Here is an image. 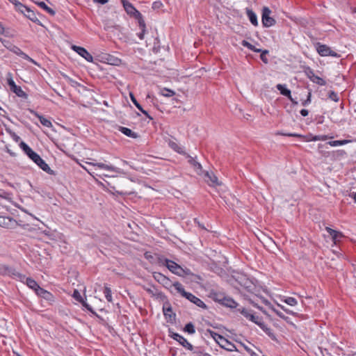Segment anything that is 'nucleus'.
<instances>
[{"label":"nucleus","mask_w":356,"mask_h":356,"mask_svg":"<svg viewBox=\"0 0 356 356\" xmlns=\"http://www.w3.org/2000/svg\"><path fill=\"white\" fill-rule=\"evenodd\" d=\"M313 83H316L319 86H325L326 81L321 78L320 76L315 75V76L311 80Z\"/></svg>","instance_id":"f704fd0d"},{"label":"nucleus","mask_w":356,"mask_h":356,"mask_svg":"<svg viewBox=\"0 0 356 356\" xmlns=\"http://www.w3.org/2000/svg\"><path fill=\"white\" fill-rule=\"evenodd\" d=\"M31 118V121H33L35 124H37V122L34 121V119H33L31 118Z\"/></svg>","instance_id":"338daca9"},{"label":"nucleus","mask_w":356,"mask_h":356,"mask_svg":"<svg viewBox=\"0 0 356 356\" xmlns=\"http://www.w3.org/2000/svg\"><path fill=\"white\" fill-rule=\"evenodd\" d=\"M307 76L310 79V81L315 76L314 72L310 69L307 68L305 71Z\"/></svg>","instance_id":"a18cd8bd"},{"label":"nucleus","mask_w":356,"mask_h":356,"mask_svg":"<svg viewBox=\"0 0 356 356\" xmlns=\"http://www.w3.org/2000/svg\"><path fill=\"white\" fill-rule=\"evenodd\" d=\"M333 138L332 136H328L327 135H317V136H313L310 140H312V141H318V140L324 141L328 138Z\"/></svg>","instance_id":"c9c22d12"},{"label":"nucleus","mask_w":356,"mask_h":356,"mask_svg":"<svg viewBox=\"0 0 356 356\" xmlns=\"http://www.w3.org/2000/svg\"><path fill=\"white\" fill-rule=\"evenodd\" d=\"M72 297L77 301H79V302H81L83 304V306L88 307V305L83 301L82 297H81V293H79V291L76 289H75L73 292V294H72Z\"/></svg>","instance_id":"7c9ffc66"},{"label":"nucleus","mask_w":356,"mask_h":356,"mask_svg":"<svg viewBox=\"0 0 356 356\" xmlns=\"http://www.w3.org/2000/svg\"><path fill=\"white\" fill-rule=\"evenodd\" d=\"M218 341L216 342L222 348L227 351H237L236 346L225 339L224 337H218Z\"/></svg>","instance_id":"9d476101"},{"label":"nucleus","mask_w":356,"mask_h":356,"mask_svg":"<svg viewBox=\"0 0 356 356\" xmlns=\"http://www.w3.org/2000/svg\"><path fill=\"white\" fill-rule=\"evenodd\" d=\"M169 146L175 152L181 154H186V152L184 150L183 147L179 146L177 143L174 141H170L168 143Z\"/></svg>","instance_id":"b1692460"},{"label":"nucleus","mask_w":356,"mask_h":356,"mask_svg":"<svg viewBox=\"0 0 356 356\" xmlns=\"http://www.w3.org/2000/svg\"><path fill=\"white\" fill-rule=\"evenodd\" d=\"M276 88L280 92V93L284 95V96H286V97H289L291 95V90L287 89L286 87H285V85H282V84H277L276 86Z\"/></svg>","instance_id":"bb28decb"},{"label":"nucleus","mask_w":356,"mask_h":356,"mask_svg":"<svg viewBox=\"0 0 356 356\" xmlns=\"http://www.w3.org/2000/svg\"><path fill=\"white\" fill-rule=\"evenodd\" d=\"M71 49L77 53L80 56H81L85 60H86L88 62H90V63L93 62L92 56L85 48H83L82 47L76 46V45H72Z\"/></svg>","instance_id":"1a4fd4ad"},{"label":"nucleus","mask_w":356,"mask_h":356,"mask_svg":"<svg viewBox=\"0 0 356 356\" xmlns=\"http://www.w3.org/2000/svg\"><path fill=\"white\" fill-rule=\"evenodd\" d=\"M153 277L154 280L161 284L163 287L170 290L171 293H173L172 288L175 289V284L177 282H172V281L165 275H163L161 273H154Z\"/></svg>","instance_id":"39448f33"},{"label":"nucleus","mask_w":356,"mask_h":356,"mask_svg":"<svg viewBox=\"0 0 356 356\" xmlns=\"http://www.w3.org/2000/svg\"><path fill=\"white\" fill-rule=\"evenodd\" d=\"M13 138L16 142H19L20 137L17 136L15 134H13Z\"/></svg>","instance_id":"13d9d810"},{"label":"nucleus","mask_w":356,"mask_h":356,"mask_svg":"<svg viewBox=\"0 0 356 356\" xmlns=\"http://www.w3.org/2000/svg\"><path fill=\"white\" fill-rule=\"evenodd\" d=\"M300 114L304 116V117H306L309 114V111L307 110V109H302L300 111Z\"/></svg>","instance_id":"603ef678"},{"label":"nucleus","mask_w":356,"mask_h":356,"mask_svg":"<svg viewBox=\"0 0 356 356\" xmlns=\"http://www.w3.org/2000/svg\"><path fill=\"white\" fill-rule=\"evenodd\" d=\"M280 134L283 135V136H290V137L303 138L302 135L299 134H295V133L294 134H291V133H289V134L281 133Z\"/></svg>","instance_id":"de8ad7c7"},{"label":"nucleus","mask_w":356,"mask_h":356,"mask_svg":"<svg viewBox=\"0 0 356 356\" xmlns=\"http://www.w3.org/2000/svg\"><path fill=\"white\" fill-rule=\"evenodd\" d=\"M38 297L46 300L49 304L51 305L54 300V296L49 291L42 288L41 290L36 294Z\"/></svg>","instance_id":"2eb2a0df"},{"label":"nucleus","mask_w":356,"mask_h":356,"mask_svg":"<svg viewBox=\"0 0 356 356\" xmlns=\"http://www.w3.org/2000/svg\"><path fill=\"white\" fill-rule=\"evenodd\" d=\"M328 97H329V98H330L331 100H332V101H334V102H339V98L338 94H337V93H336V92H334V91H330V92H329Z\"/></svg>","instance_id":"a19ab883"},{"label":"nucleus","mask_w":356,"mask_h":356,"mask_svg":"<svg viewBox=\"0 0 356 356\" xmlns=\"http://www.w3.org/2000/svg\"><path fill=\"white\" fill-rule=\"evenodd\" d=\"M31 114H33L36 118L40 120V122L45 127L50 128L51 127L52 123L49 119L44 118V116L39 115L38 113L35 112L31 109L28 110Z\"/></svg>","instance_id":"dca6fc26"},{"label":"nucleus","mask_w":356,"mask_h":356,"mask_svg":"<svg viewBox=\"0 0 356 356\" xmlns=\"http://www.w3.org/2000/svg\"><path fill=\"white\" fill-rule=\"evenodd\" d=\"M207 332L209 334V335L215 340L216 342H217L218 340V337L222 336V335H220L212 330H208Z\"/></svg>","instance_id":"c03bdc74"},{"label":"nucleus","mask_w":356,"mask_h":356,"mask_svg":"<svg viewBox=\"0 0 356 356\" xmlns=\"http://www.w3.org/2000/svg\"><path fill=\"white\" fill-rule=\"evenodd\" d=\"M24 60H27V61H29L30 63H33L35 65H38L35 61H34L33 59H31L29 56H27L25 54H24Z\"/></svg>","instance_id":"8fccbe9b"},{"label":"nucleus","mask_w":356,"mask_h":356,"mask_svg":"<svg viewBox=\"0 0 356 356\" xmlns=\"http://www.w3.org/2000/svg\"><path fill=\"white\" fill-rule=\"evenodd\" d=\"M89 165H93L95 167H97L99 169H104V170H108V171H111V172H117V173H119V174H121V173H123V171L120 169V168H118L117 167H115L112 165H108V164H105V163H93V162H90V163H88Z\"/></svg>","instance_id":"4468645a"},{"label":"nucleus","mask_w":356,"mask_h":356,"mask_svg":"<svg viewBox=\"0 0 356 356\" xmlns=\"http://www.w3.org/2000/svg\"><path fill=\"white\" fill-rule=\"evenodd\" d=\"M138 26L140 29V32L137 33V35L140 40H143L145 32V23L143 19H140L138 20Z\"/></svg>","instance_id":"393cba45"},{"label":"nucleus","mask_w":356,"mask_h":356,"mask_svg":"<svg viewBox=\"0 0 356 356\" xmlns=\"http://www.w3.org/2000/svg\"><path fill=\"white\" fill-rule=\"evenodd\" d=\"M184 156H186V159H188V162L193 166L194 170L197 173L200 174V172L202 171V165H201V164L196 161L195 158L190 156L187 153H186V154H184Z\"/></svg>","instance_id":"6ab92c4d"},{"label":"nucleus","mask_w":356,"mask_h":356,"mask_svg":"<svg viewBox=\"0 0 356 356\" xmlns=\"http://www.w3.org/2000/svg\"><path fill=\"white\" fill-rule=\"evenodd\" d=\"M6 79H7V83H8V86L10 87V90L11 91H13V92H15L17 96L22 97V89L21 88L20 86H17L15 84V83L12 77V74L10 73H8Z\"/></svg>","instance_id":"f8f14e48"},{"label":"nucleus","mask_w":356,"mask_h":356,"mask_svg":"<svg viewBox=\"0 0 356 356\" xmlns=\"http://www.w3.org/2000/svg\"><path fill=\"white\" fill-rule=\"evenodd\" d=\"M23 95H24V99H26L27 95L24 92L23 93Z\"/></svg>","instance_id":"0e129e2a"},{"label":"nucleus","mask_w":356,"mask_h":356,"mask_svg":"<svg viewBox=\"0 0 356 356\" xmlns=\"http://www.w3.org/2000/svg\"><path fill=\"white\" fill-rule=\"evenodd\" d=\"M247 14H248V16L249 17L250 22L254 26H257L258 24V21H257V17L256 14L252 10H248Z\"/></svg>","instance_id":"c756f323"},{"label":"nucleus","mask_w":356,"mask_h":356,"mask_svg":"<svg viewBox=\"0 0 356 356\" xmlns=\"http://www.w3.org/2000/svg\"><path fill=\"white\" fill-rule=\"evenodd\" d=\"M353 199H354L355 202H356V193H354V195H353Z\"/></svg>","instance_id":"052dcab7"},{"label":"nucleus","mask_w":356,"mask_h":356,"mask_svg":"<svg viewBox=\"0 0 356 356\" xmlns=\"http://www.w3.org/2000/svg\"><path fill=\"white\" fill-rule=\"evenodd\" d=\"M23 212H24V213H26L28 214V213L26 212V211L25 209H24V210H23ZM29 215L30 216H31V214H29Z\"/></svg>","instance_id":"69168bd1"},{"label":"nucleus","mask_w":356,"mask_h":356,"mask_svg":"<svg viewBox=\"0 0 356 356\" xmlns=\"http://www.w3.org/2000/svg\"><path fill=\"white\" fill-rule=\"evenodd\" d=\"M271 10L268 7H264L262 9V24L266 27H270L275 24V20L270 15Z\"/></svg>","instance_id":"423d86ee"},{"label":"nucleus","mask_w":356,"mask_h":356,"mask_svg":"<svg viewBox=\"0 0 356 356\" xmlns=\"http://www.w3.org/2000/svg\"><path fill=\"white\" fill-rule=\"evenodd\" d=\"M283 301L290 306H295L298 304V301L293 297H286Z\"/></svg>","instance_id":"4c0bfd02"},{"label":"nucleus","mask_w":356,"mask_h":356,"mask_svg":"<svg viewBox=\"0 0 356 356\" xmlns=\"http://www.w3.org/2000/svg\"><path fill=\"white\" fill-rule=\"evenodd\" d=\"M273 311L276 314V315H277L280 318L285 320V321H287V319L289 318L287 316H284L282 312H280L279 310L276 309H273Z\"/></svg>","instance_id":"49530a36"},{"label":"nucleus","mask_w":356,"mask_h":356,"mask_svg":"<svg viewBox=\"0 0 356 356\" xmlns=\"http://www.w3.org/2000/svg\"><path fill=\"white\" fill-rule=\"evenodd\" d=\"M225 305L231 308H236L238 305L237 302L231 298H225Z\"/></svg>","instance_id":"58836bf2"},{"label":"nucleus","mask_w":356,"mask_h":356,"mask_svg":"<svg viewBox=\"0 0 356 356\" xmlns=\"http://www.w3.org/2000/svg\"><path fill=\"white\" fill-rule=\"evenodd\" d=\"M17 222L9 216H0V226L2 227L13 229L17 226Z\"/></svg>","instance_id":"9b49d317"},{"label":"nucleus","mask_w":356,"mask_h":356,"mask_svg":"<svg viewBox=\"0 0 356 356\" xmlns=\"http://www.w3.org/2000/svg\"><path fill=\"white\" fill-rule=\"evenodd\" d=\"M279 307H281V309L282 310H284L285 312H286L287 314H294V313L291 311H290L289 309H286L284 306H281V305H279Z\"/></svg>","instance_id":"864d4df0"},{"label":"nucleus","mask_w":356,"mask_h":356,"mask_svg":"<svg viewBox=\"0 0 356 356\" xmlns=\"http://www.w3.org/2000/svg\"><path fill=\"white\" fill-rule=\"evenodd\" d=\"M184 330L191 334H193L195 332V327L192 323H187L185 325Z\"/></svg>","instance_id":"e433bc0d"},{"label":"nucleus","mask_w":356,"mask_h":356,"mask_svg":"<svg viewBox=\"0 0 356 356\" xmlns=\"http://www.w3.org/2000/svg\"><path fill=\"white\" fill-rule=\"evenodd\" d=\"M119 131H121L125 136H129L130 138H136L138 137V134L134 132L131 129L127 127H120Z\"/></svg>","instance_id":"5701e85b"},{"label":"nucleus","mask_w":356,"mask_h":356,"mask_svg":"<svg viewBox=\"0 0 356 356\" xmlns=\"http://www.w3.org/2000/svg\"><path fill=\"white\" fill-rule=\"evenodd\" d=\"M160 94L162 96L166 97H170L175 95V92L172 90L168 89V88H163L160 91Z\"/></svg>","instance_id":"473e14b6"},{"label":"nucleus","mask_w":356,"mask_h":356,"mask_svg":"<svg viewBox=\"0 0 356 356\" xmlns=\"http://www.w3.org/2000/svg\"><path fill=\"white\" fill-rule=\"evenodd\" d=\"M171 337L179 342L183 347L189 350H193V345L188 341V340L184 338L183 336L180 335L178 333H172Z\"/></svg>","instance_id":"ddd939ff"},{"label":"nucleus","mask_w":356,"mask_h":356,"mask_svg":"<svg viewBox=\"0 0 356 356\" xmlns=\"http://www.w3.org/2000/svg\"><path fill=\"white\" fill-rule=\"evenodd\" d=\"M164 316L168 322L173 323L175 320V314L172 312V307L169 305L163 307Z\"/></svg>","instance_id":"f3484780"},{"label":"nucleus","mask_w":356,"mask_h":356,"mask_svg":"<svg viewBox=\"0 0 356 356\" xmlns=\"http://www.w3.org/2000/svg\"><path fill=\"white\" fill-rule=\"evenodd\" d=\"M238 311L243 314L247 319L252 321L255 324L258 325L266 333L269 330L266 325L264 323L262 319L257 316H255L252 311L247 309L245 308L238 309Z\"/></svg>","instance_id":"20e7f679"},{"label":"nucleus","mask_w":356,"mask_h":356,"mask_svg":"<svg viewBox=\"0 0 356 356\" xmlns=\"http://www.w3.org/2000/svg\"><path fill=\"white\" fill-rule=\"evenodd\" d=\"M325 230L332 236V239L334 243L339 241V240L343 237V234L338 231L331 229L330 227H326Z\"/></svg>","instance_id":"a211bd4d"},{"label":"nucleus","mask_w":356,"mask_h":356,"mask_svg":"<svg viewBox=\"0 0 356 356\" xmlns=\"http://www.w3.org/2000/svg\"><path fill=\"white\" fill-rule=\"evenodd\" d=\"M11 3H13L17 10L22 13V3L17 0H8Z\"/></svg>","instance_id":"ea45409f"},{"label":"nucleus","mask_w":356,"mask_h":356,"mask_svg":"<svg viewBox=\"0 0 356 356\" xmlns=\"http://www.w3.org/2000/svg\"><path fill=\"white\" fill-rule=\"evenodd\" d=\"M259 53H261L260 58H261V60L264 63H268V58H266V54L268 53V50H262L261 49V51H260Z\"/></svg>","instance_id":"79ce46f5"},{"label":"nucleus","mask_w":356,"mask_h":356,"mask_svg":"<svg viewBox=\"0 0 356 356\" xmlns=\"http://www.w3.org/2000/svg\"><path fill=\"white\" fill-rule=\"evenodd\" d=\"M4 33V27L3 25L0 23V34H3Z\"/></svg>","instance_id":"bf43d9fd"},{"label":"nucleus","mask_w":356,"mask_h":356,"mask_svg":"<svg viewBox=\"0 0 356 356\" xmlns=\"http://www.w3.org/2000/svg\"><path fill=\"white\" fill-rule=\"evenodd\" d=\"M205 177L206 181L209 184L214 185L218 184V179L213 174H210L207 172L205 175Z\"/></svg>","instance_id":"a878e982"},{"label":"nucleus","mask_w":356,"mask_h":356,"mask_svg":"<svg viewBox=\"0 0 356 356\" xmlns=\"http://www.w3.org/2000/svg\"><path fill=\"white\" fill-rule=\"evenodd\" d=\"M24 8H25L26 11L27 13L26 14V17H28L32 22H39V19H38L35 13L33 11L31 10L29 8H27L24 6Z\"/></svg>","instance_id":"cd10ccee"},{"label":"nucleus","mask_w":356,"mask_h":356,"mask_svg":"<svg viewBox=\"0 0 356 356\" xmlns=\"http://www.w3.org/2000/svg\"><path fill=\"white\" fill-rule=\"evenodd\" d=\"M194 222H195V223H197V224L198 225V226H199L200 228H202V229H205V227H204V225H202V224L199 222V220H198L197 218H194Z\"/></svg>","instance_id":"6e6d98bb"},{"label":"nucleus","mask_w":356,"mask_h":356,"mask_svg":"<svg viewBox=\"0 0 356 356\" xmlns=\"http://www.w3.org/2000/svg\"><path fill=\"white\" fill-rule=\"evenodd\" d=\"M26 284L29 289H32L35 294L38 293L40 290L42 289L39 284L34 280L30 277L26 278Z\"/></svg>","instance_id":"aec40b11"},{"label":"nucleus","mask_w":356,"mask_h":356,"mask_svg":"<svg viewBox=\"0 0 356 356\" xmlns=\"http://www.w3.org/2000/svg\"><path fill=\"white\" fill-rule=\"evenodd\" d=\"M19 146L22 149V141L19 143Z\"/></svg>","instance_id":"680f3d73"},{"label":"nucleus","mask_w":356,"mask_h":356,"mask_svg":"<svg viewBox=\"0 0 356 356\" xmlns=\"http://www.w3.org/2000/svg\"><path fill=\"white\" fill-rule=\"evenodd\" d=\"M130 98L133 104L142 113H143L146 117L152 119V118L148 114L147 111L143 108L141 105L138 102V101L136 100V99L135 98L134 95L132 93H130Z\"/></svg>","instance_id":"4be33fe9"},{"label":"nucleus","mask_w":356,"mask_h":356,"mask_svg":"<svg viewBox=\"0 0 356 356\" xmlns=\"http://www.w3.org/2000/svg\"><path fill=\"white\" fill-rule=\"evenodd\" d=\"M163 6L162 3L160 1H155L152 4V8L154 9H159Z\"/></svg>","instance_id":"09e8293b"},{"label":"nucleus","mask_w":356,"mask_h":356,"mask_svg":"<svg viewBox=\"0 0 356 356\" xmlns=\"http://www.w3.org/2000/svg\"><path fill=\"white\" fill-rule=\"evenodd\" d=\"M316 50L317 52L321 56H332V57H339V54L334 51L332 50L328 46L325 44H322L321 43L316 44Z\"/></svg>","instance_id":"0eeeda50"},{"label":"nucleus","mask_w":356,"mask_h":356,"mask_svg":"<svg viewBox=\"0 0 356 356\" xmlns=\"http://www.w3.org/2000/svg\"><path fill=\"white\" fill-rule=\"evenodd\" d=\"M288 98L289 99V100L291 102V103L294 105H296L298 104V102L296 100H295L292 97H291V94L290 95V96L288 97Z\"/></svg>","instance_id":"5fc2aeb1"},{"label":"nucleus","mask_w":356,"mask_h":356,"mask_svg":"<svg viewBox=\"0 0 356 356\" xmlns=\"http://www.w3.org/2000/svg\"><path fill=\"white\" fill-rule=\"evenodd\" d=\"M147 97L150 98L151 97L150 95H147Z\"/></svg>","instance_id":"774afa93"},{"label":"nucleus","mask_w":356,"mask_h":356,"mask_svg":"<svg viewBox=\"0 0 356 356\" xmlns=\"http://www.w3.org/2000/svg\"><path fill=\"white\" fill-rule=\"evenodd\" d=\"M104 293L106 299L108 302H111L113 300L111 289L107 285L104 286Z\"/></svg>","instance_id":"2f4dec72"},{"label":"nucleus","mask_w":356,"mask_h":356,"mask_svg":"<svg viewBox=\"0 0 356 356\" xmlns=\"http://www.w3.org/2000/svg\"><path fill=\"white\" fill-rule=\"evenodd\" d=\"M122 2L124 10L129 15H133L138 20L143 19L141 13L130 2L125 0H122Z\"/></svg>","instance_id":"6e6552de"},{"label":"nucleus","mask_w":356,"mask_h":356,"mask_svg":"<svg viewBox=\"0 0 356 356\" xmlns=\"http://www.w3.org/2000/svg\"><path fill=\"white\" fill-rule=\"evenodd\" d=\"M356 142V138L355 139H346V140H332L329 141L327 144L332 147H337L339 145H343L348 143Z\"/></svg>","instance_id":"412c9836"},{"label":"nucleus","mask_w":356,"mask_h":356,"mask_svg":"<svg viewBox=\"0 0 356 356\" xmlns=\"http://www.w3.org/2000/svg\"><path fill=\"white\" fill-rule=\"evenodd\" d=\"M94 1L101 4H105L108 1V0H94Z\"/></svg>","instance_id":"4d7b16f0"},{"label":"nucleus","mask_w":356,"mask_h":356,"mask_svg":"<svg viewBox=\"0 0 356 356\" xmlns=\"http://www.w3.org/2000/svg\"><path fill=\"white\" fill-rule=\"evenodd\" d=\"M38 6L40 8H43L44 10H46L50 15H54L55 14V11L52 8H49L44 2H39Z\"/></svg>","instance_id":"72a5a7b5"},{"label":"nucleus","mask_w":356,"mask_h":356,"mask_svg":"<svg viewBox=\"0 0 356 356\" xmlns=\"http://www.w3.org/2000/svg\"><path fill=\"white\" fill-rule=\"evenodd\" d=\"M8 152H9V153H10V155H12V156H14V155H15V154H14V153H13L12 152H10L9 149H8Z\"/></svg>","instance_id":"e2e57ef3"},{"label":"nucleus","mask_w":356,"mask_h":356,"mask_svg":"<svg viewBox=\"0 0 356 356\" xmlns=\"http://www.w3.org/2000/svg\"><path fill=\"white\" fill-rule=\"evenodd\" d=\"M175 290L177 291V293H179L182 297L186 298L187 300L194 303L197 307H201L202 309L207 308V305L202 300H200L199 298L196 297L191 293L186 292L181 283L177 282L175 284Z\"/></svg>","instance_id":"7ed1b4c3"},{"label":"nucleus","mask_w":356,"mask_h":356,"mask_svg":"<svg viewBox=\"0 0 356 356\" xmlns=\"http://www.w3.org/2000/svg\"><path fill=\"white\" fill-rule=\"evenodd\" d=\"M24 153L33 161L40 169L49 175H53L54 171L50 168L48 164L40 157V156L34 152L29 145L24 143Z\"/></svg>","instance_id":"f257e3e1"},{"label":"nucleus","mask_w":356,"mask_h":356,"mask_svg":"<svg viewBox=\"0 0 356 356\" xmlns=\"http://www.w3.org/2000/svg\"><path fill=\"white\" fill-rule=\"evenodd\" d=\"M311 97H312V92L309 91L308 92L307 99L302 102V105L304 106H308L312 102Z\"/></svg>","instance_id":"37998d69"},{"label":"nucleus","mask_w":356,"mask_h":356,"mask_svg":"<svg viewBox=\"0 0 356 356\" xmlns=\"http://www.w3.org/2000/svg\"><path fill=\"white\" fill-rule=\"evenodd\" d=\"M159 261L163 265L165 266L171 273L177 276L184 277L186 275H193L191 270H189L188 268H184L180 265L177 264L176 262L168 259L160 258Z\"/></svg>","instance_id":"f03ea898"},{"label":"nucleus","mask_w":356,"mask_h":356,"mask_svg":"<svg viewBox=\"0 0 356 356\" xmlns=\"http://www.w3.org/2000/svg\"><path fill=\"white\" fill-rule=\"evenodd\" d=\"M241 44L245 47H247L248 49H250L251 51H254V52H260L261 51V49H257L256 48L254 45H252V44H250L249 42H248L247 40H242L241 42Z\"/></svg>","instance_id":"c85d7f7f"},{"label":"nucleus","mask_w":356,"mask_h":356,"mask_svg":"<svg viewBox=\"0 0 356 356\" xmlns=\"http://www.w3.org/2000/svg\"><path fill=\"white\" fill-rule=\"evenodd\" d=\"M243 346L244 347L245 350L250 354L251 355H253V354H255L254 352L249 347H248L247 346H245V344H242Z\"/></svg>","instance_id":"3c124183"}]
</instances>
